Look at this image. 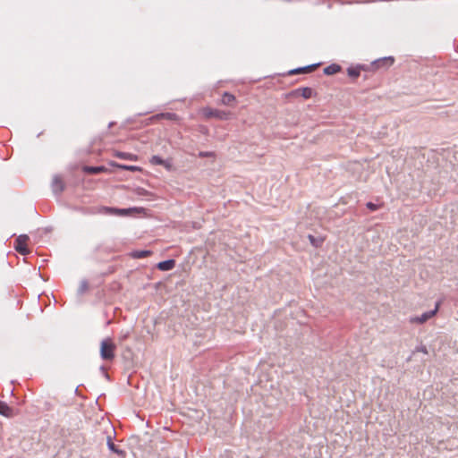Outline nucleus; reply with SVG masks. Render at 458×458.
Returning a JSON list of instances; mask_svg holds the SVG:
<instances>
[{"label": "nucleus", "instance_id": "obj_8", "mask_svg": "<svg viewBox=\"0 0 458 458\" xmlns=\"http://www.w3.org/2000/svg\"><path fill=\"white\" fill-rule=\"evenodd\" d=\"M317 67H318V64H312V65H308V66L301 67V68H297V69L290 71L289 74L293 75V74H301V73H309V72L315 71Z\"/></svg>", "mask_w": 458, "mask_h": 458}, {"label": "nucleus", "instance_id": "obj_12", "mask_svg": "<svg viewBox=\"0 0 458 458\" xmlns=\"http://www.w3.org/2000/svg\"><path fill=\"white\" fill-rule=\"evenodd\" d=\"M83 171L87 174H96L107 172V168L105 166H84Z\"/></svg>", "mask_w": 458, "mask_h": 458}, {"label": "nucleus", "instance_id": "obj_4", "mask_svg": "<svg viewBox=\"0 0 458 458\" xmlns=\"http://www.w3.org/2000/svg\"><path fill=\"white\" fill-rule=\"evenodd\" d=\"M440 302H437L435 310L423 313L421 316H416L410 318L409 321L411 324H424L428 319L433 318L438 311Z\"/></svg>", "mask_w": 458, "mask_h": 458}, {"label": "nucleus", "instance_id": "obj_21", "mask_svg": "<svg viewBox=\"0 0 458 458\" xmlns=\"http://www.w3.org/2000/svg\"><path fill=\"white\" fill-rule=\"evenodd\" d=\"M199 156L200 157H214L215 154L213 152H199Z\"/></svg>", "mask_w": 458, "mask_h": 458}, {"label": "nucleus", "instance_id": "obj_19", "mask_svg": "<svg viewBox=\"0 0 458 458\" xmlns=\"http://www.w3.org/2000/svg\"><path fill=\"white\" fill-rule=\"evenodd\" d=\"M347 73L350 77L356 79L360 76V71L357 67H350L347 69Z\"/></svg>", "mask_w": 458, "mask_h": 458}, {"label": "nucleus", "instance_id": "obj_15", "mask_svg": "<svg viewBox=\"0 0 458 458\" xmlns=\"http://www.w3.org/2000/svg\"><path fill=\"white\" fill-rule=\"evenodd\" d=\"M235 97L228 92H225L222 96V104L225 106H232L235 102Z\"/></svg>", "mask_w": 458, "mask_h": 458}, {"label": "nucleus", "instance_id": "obj_2", "mask_svg": "<svg viewBox=\"0 0 458 458\" xmlns=\"http://www.w3.org/2000/svg\"><path fill=\"white\" fill-rule=\"evenodd\" d=\"M200 113L206 119L216 118L219 120H227L230 117L229 112H225V111H222V110H218V109H213L210 107L202 108L200 110Z\"/></svg>", "mask_w": 458, "mask_h": 458}, {"label": "nucleus", "instance_id": "obj_5", "mask_svg": "<svg viewBox=\"0 0 458 458\" xmlns=\"http://www.w3.org/2000/svg\"><path fill=\"white\" fill-rule=\"evenodd\" d=\"M106 210L109 214L125 216V215L131 214L132 212H137V213L143 212L144 208H132L119 209V208H106Z\"/></svg>", "mask_w": 458, "mask_h": 458}, {"label": "nucleus", "instance_id": "obj_23", "mask_svg": "<svg viewBox=\"0 0 458 458\" xmlns=\"http://www.w3.org/2000/svg\"><path fill=\"white\" fill-rule=\"evenodd\" d=\"M424 353H427V349L424 347L422 350H421Z\"/></svg>", "mask_w": 458, "mask_h": 458}, {"label": "nucleus", "instance_id": "obj_16", "mask_svg": "<svg viewBox=\"0 0 458 458\" xmlns=\"http://www.w3.org/2000/svg\"><path fill=\"white\" fill-rule=\"evenodd\" d=\"M152 255L151 250H134L130 253V256L133 259H143Z\"/></svg>", "mask_w": 458, "mask_h": 458}, {"label": "nucleus", "instance_id": "obj_17", "mask_svg": "<svg viewBox=\"0 0 458 458\" xmlns=\"http://www.w3.org/2000/svg\"><path fill=\"white\" fill-rule=\"evenodd\" d=\"M341 71V66L336 64H330L324 69V73L327 75H333Z\"/></svg>", "mask_w": 458, "mask_h": 458}, {"label": "nucleus", "instance_id": "obj_11", "mask_svg": "<svg viewBox=\"0 0 458 458\" xmlns=\"http://www.w3.org/2000/svg\"><path fill=\"white\" fill-rule=\"evenodd\" d=\"M175 261L174 259H168L165 261H161L157 264V268L161 271H168L174 267Z\"/></svg>", "mask_w": 458, "mask_h": 458}, {"label": "nucleus", "instance_id": "obj_14", "mask_svg": "<svg viewBox=\"0 0 458 458\" xmlns=\"http://www.w3.org/2000/svg\"><path fill=\"white\" fill-rule=\"evenodd\" d=\"M110 165L112 166L118 167L120 169L131 171V172H139L141 170L140 167L136 166V165H121V164H117L115 162H110Z\"/></svg>", "mask_w": 458, "mask_h": 458}, {"label": "nucleus", "instance_id": "obj_18", "mask_svg": "<svg viewBox=\"0 0 458 458\" xmlns=\"http://www.w3.org/2000/svg\"><path fill=\"white\" fill-rule=\"evenodd\" d=\"M150 163L152 165H164L165 166L167 169L170 168V165H166L165 161L163 160L160 157L158 156H153L150 159Z\"/></svg>", "mask_w": 458, "mask_h": 458}, {"label": "nucleus", "instance_id": "obj_6", "mask_svg": "<svg viewBox=\"0 0 458 458\" xmlns=\"http://www.w3.org/2000/svg\"><path fill=\"white\" fill-rule=\"evenodd\" d=\"M291 96L298 97L301 96L305 99H309L313 95V89L309 87L299 88L290 93Z\"/></svg>", "mask_w": 458, "mask_h": 458}, {"label": "nucleus", "instance_id": "obj_3", "mask_svg": "<svg viewBox=\"0 0 458 458\" xmlns=\"http://www.w3.org/2000/svg\"><path fill=\"white\" fill-rule=\"evenodd\" d=\"M30 238L26 234H21L19 235L14 243V249L17 252H19L21 255H27L30 252V249L28 248V242Z\"/></svg>", "mask_w": 458, "mask_h": 458}, {"label": "nucleus", "instance_id": "obj_20", "mask_svg": "<svg viewBox=\"0 0 458 458\" xmlns=\"http://www.w3.org/2000/svg\"><path fill=\"white\" fill-rule=\"evenodd\" d=\"M108 447L110 448V450H112L114 453H119V451L116 449L114 444L111 441V439L109 438L108 439Z\"/></svg>", "mask_w": 458, "mask_h": 458}, {"label": "nucleus", "instance_id": "obj_13", "mask_svg": "<svg viewBox=\"0 0 458 458\" xmlns=\"http://www.w3.org/2000/svg\"><path fill=\"white\" fill-rule=\"evenodd\" d=\"M53 190L55 192L60 193L64 188V183L59 176H55L53 179Z\"/></svg>", "mask_w": 458, "mask_h": 458}, {"label": "nucleus", "instance_id": "obj_22", "mask_svg": "<svg viewBox=\"0 0 458 458\" xmlns=\"http://www.w3.org/2000/svg\"><path fill=\"white\" fill-rule=\"evenodd\" d=\"M367 207H368V208H369L370 210H373V211L377 209V206L372 202L367 203Z\"/></svg>", "mask_w": 458, "mask_h": 458}, {"label": "nucleus", "instance_id": "obj_9", "mask_svg": "<svg viewBox=\"0 0 458 458\" xmlns=\"http://www.w3.org/2000/svg\"><path fill=\"white\" fill-rule=\"evenodd\" d=\"M113 156L121 159L137 161L138 157L131 153L121 152V151H114Z\"/></svg>", "mask_w": 458, "mask_h": 458}, {"label": "nucleus", "instance_id": "obj_7", "mask_svg": "<svg viewBox=\"0 0 458 458\" xmlns=\"http://www.w3.org/2000/svg\"><path fill=\"white\" fill-rule=\"evenodd\" d=\"M161 119H166L171 121L179 122L180 118L179 116L174 113H160L156 115H153L150 120L152 122L159 121Z\"/></svg>", "mask_w": 458, "mask_h": 458}, {"label": "nucleus", "instance_id": "obj_10", "mask_svg": "<svg viewBox=\"0 0 458 458\" xmlns=\"http://www.w3.org/2000/svg\"><path fill=\"white\" fill-rule=\"evenodd\" d=\"M0 414L11 418L13 416V410L7 403L0 400Z\"/></svg>", "mask_w": 458, "mask_h": 458}, {"label": "nucleus", "instance_id": "obj_1", "mask_svg": "<svg viewBox=\"0 0 458 458\" xmlns=\"http://www.w3.org/2000/svg\"><path fill=\"white\" fill-rule=\"evenodd\" d=\"M116 346L110 338H106L101 342L100 356L105 360H113L115 357Z\"/></svg>", "mask_w": 458, "mask_h": 458}]
</instances>
